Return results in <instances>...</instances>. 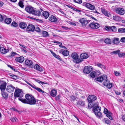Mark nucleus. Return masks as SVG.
I'll return each mask as SVG.
<instances>
[{"mask_svg":"<svg viewBox=\"0 0 125 125\" xmlns=\"http://www.w3.org/2000/svg\"><path fill=\"white\" fill-rule=\"evenodd\" d=\"M26 99L19 98V100L25 104H27L30 105H34L36 104V100L32 96L27 94L25 95Z\"/></svg>","mask_w":125,"mask_h":125,"instance_id":"1","label":"nucleus"},{"mask_svg":"<svg viewBox=\"0 0 125 125\" xmlns=\"http://www.w3.org/2000/svg\"><path fill=\"white\" fill-rule=\"evenodd\" d=\"M98 103H96V105L94 107L93 109L95 115L97 117L100 118L102 117V115L100 112L101 108L98 106Z\"/></svg>","mask_w":125,"mask_h":125,"instance_id":"2","label":"nucleus"},{"mask_svg":"<svg viewBox=\"0 0 125 125\" xmlns=\"http://www.w3.org/2000/svg\"><path fill=\"white\" fill-rule=\"evenodd\" d=\"M71 57L73 59V61L74 62L77 63L80 62V58H78V56L76 53H73L71 55Z\"/></svg>","mask_w":125,"mask_h":125,"instance_id":"3","label":"nucleus"},{"mask_svg":"<svg viewBox=\"0 0 125 125\" xmlns=\"http://www.w3.org/2000/svg\"><path fill=\"white\" fill-rule=\"evenodd\" d=\"M14 95L15 97H21L23 96V93L21 90L18 89L15 90L14 93Z\"/></svg>","mask_w":125,"mask_h":125,"instance_id":"4","label":"nucleus"},{"mask_svg":"<svg viewBox=\"0 0 125 125\" xmlns=\"http://www.w3.org/2000/svg\"><path fill=\"white\" fill-rule=\"evenodd\" d=\"M92 67L90 66H85L83 70L84 73L86 74H88L92 71Z\"/></svg>","mask_w":125,"mask_h":125,"instance_id":"5","label":"nucleus"},{"mask_svg":"<svg viewBox=\"0 0 125 125\" xmlns=\"http://www.w3.org/2000/svg\"><path fill=\"white\" fill-rule=\"evenodd\" d=\"M26 82L27 83V84H29V85L31 86L33 88L35 89L38 92L40 93H46V92H44V91L42 90L40 88L38 87H37L36 86H35L34 85H31L30 83H29V82H27V81H26Z\"/></svg>","mask_w":125,"mask_h":125,"instance_id":"6","label":"nucleus"},{"mask_svg":"<svg viewBox=\"0 0 125 125\" xmlns=\"http://www.w3.org/2000/svg\"><path fill=\"white\" fill-rule=\"evenodd\" d=\"M116 12L118 14L123 15L125 13V10L123 8H117L115 9Z\"/></svg>","mask_w":125,"mask_h":125,"instance_id":"7","label":"nucleus"},{"mask_svg":"<svg viewBox=\"0 0 125 125\" xmlns=\"http://www.w3.org/2000/svg\"><path fill=\"white\" fill-rule=\"evenodd\" d=\"M6 83L4 81H0V89L2 92H3L5 89Z\"/></svg>","mask_w":125,"mask_h":125,"instance_id":"8","label":"nucleus"},{"mask_svg":"<svg viewBox=\"0 0 125 125\" xmlns=\"http://www.w3.org/2000/svg\"><path fill=\"white\" fill-rule=\"evenodd\" d=\"M90 21L89 20H87L85 18H83L80 19L79 22L81 23L83 26H85Z\"/></svg>","mask_w":125,"mask_h":125,"instance_id":"9","label":"nucleus"},{"mask_svg":"<svg viewBox=\"0 0 125 125\" xmlns=\"http://www.w3.org/2000/svg\"><path fill=\"white\" fill-rule=\"evenodd\" d=\"M104 113L106 114L107 117L111 120H113V118L111 116L112 113L111 112L108 111L107 109L104 108Z\"/></svg>","mask_w":125,"mask_h":125,"instance_id":"10","label":"nucleus"},{"mask_svg":"<svg viewBox=\"0 0 125 125\" xmlns=\"http://www.w3.org/2000/svg\"><path fill=\"white\" fill-rule=\"evenodd\" d=\"M96 97L94 95H89L87 98L88 101L89 103L92 102L96 100Z\"/></svg>","mask_w":125,"mask_h":125,"instance_id":"11","label":"nucleus"},{"mask_svg":"<svg viewBox=\"0 0 125 125\" xmlns=\"http://www.w3.org/2000/svg\"><path fill=\"white\" fill-rule=\"evenodd\" d=\"M89 27L92 29H97L99 27V26L97 23L93 22L89 25Z\"/></svg>","mask_w":125,"mask_h":125,"instance_id":"12","label":"nucleus"},{"mask_svg":"<svg viewBox=\"0 0 125 125\" xmlns=\"http://www.w3.org/2000/svg\"><path fill=\"white\" fill-rule=\"evenodd\" d=\"M35 29V27L32 24H30L28 26L26 29V31H33Z\"/></svg>","mask_w":125,"mask_h":125,"instance_id":"13","label":"nucleus"},{"mask_svg":"<svg viewBox=\"0 0 125 125\" xmlns=\"http://www.w3.org/2000/svg\"><path fill=\"white\" fill-rule=\"evenodd\" d=\"M88 57V55L86 53H83L81 54L80 55V62L83 61V59H86Z\"/></svg>","mask_w":125,"mask_h":125,"instance_id":"14","label":"nucleus"},{"mask_svg":"<svg viewBox=\"0 0 125 125\" xmlns=\"http://www.w3.org/2000/svg\"><path fill=\"white\" fill-rule=\"evenodd\" d=\"M15 89L14 87L12 85H10L7 86L6 90L8 92L11 93L14 91Z\"/></svg>","mask_w":125,"mask_h":125,"instance_id":"15","label":"nucleus"},{"mask_svg":"<svg viewBox=\"0 0 125 125\" xmlns=\"http://www.w3.org/2000/svg\"><path fill=\"white\" fill-rule=\"evenodd\" d=\"M33 7H31L28 6L26 7L25 10L30 14H32L33 11L34 10Z\"/></svg>","mask_w":125,"mask_h":125,"instance_id":"16","label":"nucleus"},{"mask_svg":"<svg viewBox=\"0 0 125 125\" xmlns=\"http://www.w3.org/2000/svg\"><path fill=\"white\" fill-rule=\"evenodd\" d=\"M85 6L88 8L92 10H94L95 9L94 6L89 3H87L86 4Z\"/></svg>","mask_w":125,"mask_h":125,"instance_id":"17","label":"nucleus"},{"mask_svg":"<svg viewBox=\"0 0 125 125\" xmlns=\"http://www.w3.org/2000/svg\"><path fill=\"white\" fill-rule=\"evenodd\" d=\"M25 63V64L27 65L28 66H30L31 67H32L33 66V63L30 60L28 59L26 60Z\"/></svg>","mask_w":125,"mask_h":125,"instance_id":"18","label":"nucleus"},{"mask_svg":"<svg viewBox=\"0 0 125 125\" xmlns=\"http://www.w3.org/2000/svg\"><path fill=\"white\" fill-rule=\"evenodd\" d=\"M24 58L22 56L17 57L15 59L16 61L20 63L24 61Z\"/></svg>","mask_w":125,"mask_h":125,"instance_id":"19","label":"nucleus"},{"mask_svg":"<svg viewBox=\"0 0 125 125\" xmlns=\"http://www.w3.org/2000/svg\"><path fill=\"white\" fill-rule=\"evenodd\" d=\"M33 15L35 16H39L41 14V12L40 11L37 10H35L34 9V10L32 14Z\"/></svg>","mask_w":125,"mask_h":125,"instance_id":"20","label":"nucleus"},{"mask_svg":"<svg viewBox=\"0 0 125 125\" xmlns=\"http://www.w3.org/2000/svg\"><path fill=\"white\" fill-rule=\"evenodd\" d=\"M77 104L83 107H84L85 106L84 101L82 100L78 101L77 102Z\"/></svg>","mask_w":125,"mask_h":125,"instance_id":"21","label":"nucleus"},{"mask_svg":"<svg viewBox=\"0 0 125 125\" xmlns=\"http://www.w3.org/2000/svg\"><path fill=\"white\" fill-rule=\"evenodd\" d=\"M49 20L52 22H55L57 21V19L53 15L50 16L49 18Z\"/></svg>","mask_w":125,"mask_h":125,"instance_id":"22","label":"nucleus"},{"mask_svg":"<svg viewBox=\"0 0 125 125\" xmlns=\"http://www.w3.org/2000/svg\"><path fill=\"white\" fill-rule=\"evenodd\" d=\"M19 26L21 29H24L26 27L27 24L24 22H21L20 23Z\"/></svg>","mask_w":125,"mask_h":125,"instance_id":"23","label":"nucleus"},{"mask_svg":"<svg viewBox=\"0 0 125 125\" xmlns=\"http://www.w3.org/2000/svg\"><path fill=\"white\" fill-rule=\"evenodd\" d=\"M101 11L102 13L105 16L108 17H109L110 16L111 14L105 10L104 9H102Z\"/></svg>","mask_w":125,"mask_h":125,"instance_id":"24","label":"nucleus"},{"mask_svg":"<svg viewBox=\"0 0 125 125\" xmlns=\"http://www.w3.org/2000/svg\"><path fill=\"white\" fill-rule=\"evenodd\" d=\"M9 51L8 49H6L4 47H1L0 50V52L2 53L5 54L7 53Z\"/></svg>","mask_w":125,"mask_h":125,"instance_id":"25","label":"nucleus"},{"mask_svg":"<svg viewBox=\"0 0 125 125\" xmlns=\"http://www.w3.org/2000/svg\"><path fill=\"white\" fill-rule=\"evenodd\" d=\"M113 19L116 21H120L122 20L121 18L119 16L115 15L113 16Z\"/></svg>","mask_w":125,"mask_h":125,"instance_id":"26","label":"nucleus"},{"mask_svg":"<svg viewBox=\"0 0 125 125\" xmlns=\"http://www.w3.org/2000/svg\"><path fill=\"white\" fill-rule=\"evenodd\" d=\"M57 91L53 89L51 90L50 94L51 96L54 97L56 95Z\"/></svg>","mask_w":125,"mask_h":125,"instance_id":"27","label":"nucleus"},{"mask_svg":"<svg viewBox=\"0 0 125 125\" xmlns=\"http://www.w3.org/2000/svg\"><path fill=\"white\" fill-rule=\"evenodd\" d=\"M34 69L40 72H41L42 70V68H41L40 66L38 64H36L34 66Z\"/></svg>","mask_w":125,"mask_h":125,"instance_id":"28","label":"nucleus"},{"mask_svg":"<svg viewBox=\"0 0 125 125\" xmlns=\"http://www.w3.org/2000/svg\"><path fill=\"white\" fill-rule=\"evenodd\" d=\"M42 15L46 19H47L49 16V13L47 11H44L42 12Z\"/></svg>","mask_w":125,"mask_h":125,"instance_id":"29","label":"nucleus"},{"mask_svg":"<svg viewBox=\"0 0 125 125\" xmlns=\"http://www.w3.org/2000/svg\"><path fill=\"white\" fill-rule=\"evenodd\" d=\"M113 43L116 44H118L120 42L119 39L118 38H115L114 39L113 41Z\"/></svg>","mask_w":125,"mask_h":125,"instance_id":"30","label":"nucleus"},{"mask_svg":"<svg viewBox=\"0 0 125 125\" xmlns=\"http://www.w3.org/2000/svg\"><path fill=\"white\" fill-rule=\"evenodd\" d=\"M5 20H4V22L5 23L9 24L10 23L11 21V19L10 18H8L5 19Z\"/></svg>","mask_w":125,"mask_h":125,"instance_id":"31","label":"nucleus"},{"mask_svg":"<svg viewBox=\"0 0 125 125\" xmlns=\"http://www.w3.org/2000/svg\"><path fill=\"white\" fill-rule=\"evenodd\" d=\"M62 54L65 56H67L69 54V52L68 51L64 50L62 52Z\"/></svg>","mask_w":125,"mask_h":125,"instance_id":"32","label":"nucleus"},{"mask_svg":"<svg viewBox=\"0 0 125 125\" xmlns=\"http://www.w3.org/2000/svg\"><path fill=\"white\" fill-rule=\"evenodd\" d=\"M118 31L121 33H125V28H119Z\"/></svg>","mask_w":125,"mask_h":125,"instance_id":"33","label":"nucleus"},{"mask_svg":"<svg viewBox=\"0 0 125 125\" xmlns=\"http://www.w3.org/2000/svg\"><path fill=\"white\" fill-rule=\"evenodd\" d=\"M120 52V50H118L116 51H114L113 52H111L110 53V54L112 55H113L114 54H118V55L119 53Z\"/></svg>","mask_w":125,"mask_h":125,"instance_id":"34","label":"nucleus"},{"mask_svg":"<svg viewBox=\"0 0 125 125\" xmlns=\"http://www.w3.org/2000/svg\"><path fill=\"white\" fill-rule=\"evenodd\" d=\"M95 80L100 82H102L103 81V80L101 76H100L98 77L95 78Z\"/></svg>","mask_w":125,"mask_h":125,"instance_id":"35","label":"nucleus"},{"mask_svg":"<svg viewBox=\"0 0 125 125\" xmlns=\"http://www.w3.org/2000/svg\"><path fill=\"white\" fill-rule=\"evenodd\" d=\"M107 85H104V86H105L106 87L110 89L111 88L112 86V83H109L108 84L107 83Z\"/></svg>","mask_w":125,"mask_h":125,"instance_id":"36","label":"nucleus"},{"mask_svg":"<svg viewBox=\"0 0 125 125\" xmlns=\"http://www.w3.org/2000/svg\"><path fill=\"white\" fill-rule=\"evenodd\" d=\"M105 43L107 44H111V41L109 38L106 39L104 41Z\"/></svg>","mask_w":125,"mask_h":125,"instance_id":"37","label":"nucleus"},{"mask_svg":"<svg viewBox=\"0 0 125 125\" xmlns=\"http://www.w3.org/2000/svg\"><path fill=\"white\" fill-rule=\"evenodd\" d=\"M95 72L94 71H93L90 74V75L91 77L93 78L95 77L96 75Z\"/></svg>","mask_w":125,"mask_h":125,"instance_id":"38","label":"nucleus"},{"mask_svg":"<svg viewBox=\"0 0 125 125\" xmlns=\"http://www.w3.org/2000/svg\"><path fill=\"white\" fill-rule=\"evenodd\" d=\"M118 55L119 57H125V53L124 52H120L119 53Z\"/></svg>","mask_w":125,"mask_h":125,"instance_id":"39","label":"nucleus"},{"mask_svg":"<svg viewBox=\"0 0 125 125\" xmlns=\"http://www.w3.org/2000/svg\"><path fill=\"white\" fill-rule=\"evenodd\" d=\"M97 66L99 67H100L102 69H105V66L102 64L101 63L97 64Z\"/></svg>","mask_w":125,"mask_h":125,"instance_id":"40","label":"nucleus"},{"mask_svg":"<svg viewBox=\"0 0 125 125\" xmlns=\"http://www.w3.org/2000/svg\"><path fill=\"white\" fill-rule=\"evenodd\" d=\"M19 6L21 8H23L24 5H23V2L21 1H20L18 3Z\"/></svg>","mask_w":125,"mask_h":125,"instance_id":"41","label":"nucleus"},{"mask_svg":"<svg viewBox=\"0 0 125 125\" xmlns=\"http://www.w3.org/2000/svg\"><path fill=\"white\" fill-rule=\"evenodd\" d=\"M2 95L3 97L4 98H6L8 96V94L5 92L2 93Z\"/></svg>","mask_w":125,"mask_h":125,"instance_id":"42","label":"nucleus"},{"mask_svg":"<svg viewBox=\"0 0 125 125\" xmlns=\"http://www.w3.org/2000/svg\"><path fill=\"white\" fill-rule=\"evenodd\" d=\"M110 81L108 80H105L104 81V82L103 83V84L104 85H107V84H108L109 83H110Z\"/></svg>","mask_w":125,"mask_h":125,"instance_id":"43","label":"nucleus"},{"mask_svg":"<svg viewBox=\"0 0 125 125\" xmlns=\"http://www.w3.org/2000/svg\"><path fill=\"white\" fill-rule=\"evenodd\" d=\"M35 81L38 83H41L42 85H43V84H47V83H44L42 81H40L39 80H37L36 79H35Z\"/></svg>","mask_w":125,"mask_h":125,"instance_id":"44","label":"nucleus"},{"mask_svg":"<svg viewBox=\"0 0 125 125\" xmlns=\"http://www.w3.org/2000/svg\"><path fill=\"white\" fill-rule=\"evenodd\" d=\"M6 18V16H3L1 15L0 14V21H2L3 19Z\"/></svg>","mask_w":125,"mask_h":125,"instance_id":"45","label":"nucleus"},{"mask_svg":"<svg viewBox=\"0 0 125 125\" xmlns=\"http://www.w3.org/2000/svg\"><path fill=\"white\" fill-rule=\"evenodd\" d=\"M111 30L113 32H115L117 30L115 26H112L111 28Z\"/></svg>","mask_w":125,"mask_h":125,"instance_id":"46","label":"nucleus"},{"mask_svg":"<svg viewBox=\"0 0 125 125\" xmlns=\"http://www.w3.org/2000/svg\"><path fill=\"white\" fill-rule=\"evenodd\" d=\"M42 34L43 36L46 37L48 35V33L47 32L44 31L43 32Z\"/></svg>","mask_w":125,"mask_h":125,"instance_id":"47","label":"nucleus"},{"mask_svg":"<svg viewBox=\"0 0 125 125\" xmlns=\"http://www.w3.org/2000/svg\"><path fill=\"white\" fill-rule=\"evenodd\" d=\"M10 119L12 122H16L17 121V119L16 118H11Z\"/></svg>","mask_w":125,"mask_h":125,"instance_id":"48","label":"nucleus"},{"mask_svg":"<svg viewBox=\"0 0 125 125\" xmlns=\"http://www.w3.org/2000/svg\"><path fill=\"white\" fill-rule=\"evenodd\" d=\"M11 25L14 27H16L17 26V23L14 21H13L12 22Z\"/></svg>","mask_w":125,"mask_h":125,"instance_id":"49","label":"nucleus"},{"mask_svg":"<svg viewBox=\"0 0 125 125\" xmlns=\"http://www.w3.org/2000/svg\"><path fill=\"white\" fill-rule=\"evenodd\" d=\"M73 0L75 2L78 3H81L82 2V0Z\"/></svg>","mask_w":125,"mask_h":125,"instance_id":"50","label":"nucleus"},{"mask_svg":"<svg viewBox=\"0 0 125 125\" xmlns=\"http://www.w3.org/2000/svg\"><path fill=\"white\" fill-rule=\"evenodd\" d=\"M101 77L102 79L103 80V81L104 80L106 79L107 78V76L106 75H104L103 76H102Z\"/></svg>","mask_w":125,"mask_h":125,"instance_id":"51","label":"nucleus"},{"mask_svg":"<svg viewBox=\"0 0 125 125\" xmlns=\"http://www.w3.org/2000/svg\"><path fill=\"white\" fill-rule=\"evenodd\" d=\"M16 52H12L11 53V55H10L9 56H10L11 57H13L16 54Z\"/></svg>","mask_w":125,"mask_h":125,"instance_id":"52","label":"nucleus"},{"mask_svg":"<svg viewBox=\"0 0 125 125\" xmlns=\"http://www.w3.org/2000/svg\"><path fill=\"white\" fill-rule=\"evenodd\" d=\"M35 30L36 31L38 32H40L41 30L40 28L38 27H36V28L35 27Z\"/></svg>","mask_w":125,"mask_h":125,"instance_id":"53","label":"nucleus"},{"mask_svg":"<svg viewBox=\"0 0 125 125\" xmlns=\"http://www.w3.org/2000/svg\"><path fill=\"white\" fill-rule=\"evenodd\" d=\"M70 98L71 101H74L75 99V97L73 96H70Z\"/></svg>","mask_w":125,"mask_h":125,"instance_id":"54","label":"nucleus"},{"mask_svg":"<svg viewBox=\"0 0 125 125\" xmlns=\"http://www.w3.org/2000/svg\"><path fill=\"white\" fill-rule=\"evenodd\" d=\"M10 76H11V77L14 79H17V77L16 76L14 75H10Z\"/></svg>","mask_w":125,"mask_h":125,"instance_id":"55","label":"nucleus"},{"mask_svg":"<svg viewBox=\"0 0 125 125\" xmlns=\"http://www.w3.org/2000/svg\"><path fill=\"white\" fill-rule=\"evenodd\" d=\"M114 73L116 76H118L120 75V73L117 71H114Z\"/></svg>","mask_w":125,"mask_h":125,"instance_id":"56","label":"nucleus"},{"mask_svg":"<svg viewBox=\"0 0 125 125\" xmlns=\"http://www.w3.org/2000/svg\"><path fill=\"white\" fill-rule=\"evenodd\" d=\"M120 41L122 42H125V37H122Z\"/></svg>","mask_w":125,"mask_h":125,"instance_id":"57","label":"nucleus"},{"mask_svg":"<svg viewBox=\"0 0 125 125\" xmlns=\"http://www.w3.org/2000/svg\"><path fill=\"white\" fill-rule=\"evenodd\" d=\"M105 29L107 31H108L111 30V28L108 26H106L105 27Z\"/></svg>","mask_w":125,"mask_h":125,"instance_id":"58","label":"nucleus"},{"mask_svg":"<svg viewBox=\"0 0 125 125\" xmlns=\"http://www.w3.org/2000/svg\"><path fill=\"white\" fill-rule=\"evenodd\" d=\"M105 122L107 124H109L110 123V121L108 119H105Z\"/></svg>","mask_w":125,"mask_h":125,"instance_id":"59","label":"nucleus"},{"mask_svg":"<svg viewBox=\"0 0 125 125\" xmlns=\"http://www.w3.org/2000/svg\"><path fill=\"white\" fill-rule=\"evenodd\" d=\"M94 104V105H93L92 106V105H91V106H90L91 105V104H90V103H89L88 104V107H94V106H95V105H96V104L95 103V104Z\"/></svg>","mask_w":125,"mask_h":125,"instance_id":"60","label":"nucleus"},{"mask_svg":"<svg viewBox=\"0 0 125 125\" xmlns=\"http://www.w3.org/2000/svg\"><path fill=\"white\" fill-rule=\"evenodd\" d=\"M53 42L55 43H56L59 44H60V45L62 44V43L61 42H58L57 41H54Z\"/></svg>","mask_w":125,"mask_h":125,"instance_id":"61","label":"nucleus"},{"mask_svg":"<svg viewBox=\"0 0 125 125\" xmlns=\"http://www.w3.org/2000/svg\"><path fill=\"white\" fill-rule=\"evenodd\" d=\"M51 53H52V55L54 56V57H55V56H56V54H55V53H54L52 51H51Z\"/></svg>","mask_w":125,"mask_h":125,"instance_id":"62","label":"nucleus"},{"mask_svg":"<svg viewBox=\"0 0 125 125\" xmlns=\"http://www.w3.org/2000/svg\"><path fill=\"white\" fill-rule=\"evenodd\" d=\"M60 11L61 13H62L64 15L63 16H65L66 15V14L63 11Z\"/></svg>","mask_w":125,"mask_h":125,"instance_id":"63","label":"nucleus"},{"mask_svg":"<svg viewBox=\"0 0 125 125\" xmlns=\"http://www.w3.org/2000/svg\"><path fill=\"white\" fill-rule=\"evenodd\" d=\"M122 119L123 120L125 121V115H124L122 117Z\"/></svg>","mask_w":125,"mask_h":125,"instance_id":"64","label":"nucleus"}]
</instances>
